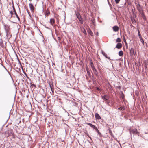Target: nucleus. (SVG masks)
Wrapping results in <instances>:
<instances>
[{
	"label": "nucleus",
	"mask_w": 148,
	"mask_h": 148,
	"mask_svg": "<svg viewBox=\"0 0 148 148\" xmlns=\"http://www.w3.org/2000/svg\"><path fill=\"white\" fill-rule=\"evenodd\" d=\"M5 29L6 31V35H9L10 34V26L8 25H4Z\"/></svg>",
	"instance_id": "nucleus-1"
},
{
	"label": "nucleus",
	"mask_w": 148,
	"mask_h": 148,
	"mask_svg": "<svg viewBox=\"0 0 148 148\" xmlns=\"http://www.w3.org/2000/svg\"><path fill=\"white\" fill-rule=\"evenodd\" d=\"M76 15L78 19L79 20L80 23L82 24H83V21L82 18L81 17L79 13H77L76 14Z\"/></svg>",
	"instance_id": "nucleus-2"
},
{
	"label": "nucleus",
	"mask_w": 148,
	"mask_h": 148,
	"mask_svg": "<svg viewBox=\"0 0 148 148\" xmlns=\"http://www.w3.org/2000/svg\"><path fill=\"white\" fill-rule=\"evenodd\" d=\"M135 3L137 6L138 10L139 11V12L140 13V14L143 15V13L140 4L139 3H138L137 4L136 2H135Z\"/></svg>",
	"instance_id": "nucleus-3"
},
{
	"label": "nucleus",
	"mask_w": 148,
	"mask_h": 148,
	"mask_svg": "<svg viewBox=\"0 0 148 148\" xmlns=\"http://www.w3.org/2000/svg\"><path fill=\"white\" fill-rule=\"evenodd\" d=\"M130 132L131 133H132L134 134H137L138 133V132L137 130L136 129L134 130H132L130 129Z\"/></svg>",
	"instance_id": "nucleus-4"
},
{
	"label": "nucleus",
	"mask_w": 148,
	"mask_h": 148,
	"mask_svg": "<svg viewBox=\"0 0 148 148\" xmlns=\"http://www.w3.org/2000/svg\"><path fill=\"white\" fill-rule=\"evenodd\" d=\"M102 99L104 100H108L109 98V97L107 95H104L102 97Z\"/></svg>",
	"instance_id": "nucleus-5"
},
{
	"label": "nucleus",
	"mask_w": 148,
	"mask_h": 148,
	"mask_svg": "<svg viewBox=\"0 0 148 148\" xmlns=\"http://www.w3.org/2000/svg\"><path fill=\"white\" fill-rule=\"evenodd\" d=\"M113 30L115 32H117L119 30V27L118 26H115L113 27Z\"/></svg>",
	"instance_id": "nucleus-6"
},
{
	"label": "nucleus",
	"mask_w": 148,
	"mask_h": 148,
	"mask_svg": "<svg viewBox=\"0 0 148 148\" xmlns=\"http://www.w3.org/2000/svg\"><path fill=\"white\" fill-rule=\"evenodd\" d=\"M122 45L121 43H118L116 45V48L120 49L122 47Z\"/></svg>",
	"instance_id": "nucleus-7"
},
{
	"label": "nucleus",
	"mask_w": 148,
	"mask_h": 148,
	"mask_svg": "<svg viewBox=\"0 0 148 148\" xmlns=\"http://www.w3.org/2000/svg\"><path fill=\"white\" fill-rule=\"evenodd\" d=\"M88 125H89L90 127H91L92 128H93L95 130L96 129L97 127L95 125H93L91 123H88L87 124Z\"/></svg>",
	"instance_id": "nucleus-8"
},
{
	"label": "nucleus",
	"mask_w": 148,
	"mask_h": 148,
	"mask_svg": "<svg viewBox=\"0 0 148 148\" xmlns=\"http://www.w3.org/2000/svg\"><path fill=\"white\" fill-rule=\"evenodd\" d=\"M55 21L54 19L53 18L51 19L50 21V24L52 25H53L55 23Z\"/></svg>",
	"instance_id": "nucleus-9"
},
{
	"label": "nucleus",
	"mask_w": 148,
	"mask_h": 148,
	"mask_svg": "<svg viewBox=\"0 0 148 148\" xmlns=\"http://www.w3.org/2000/svg\"><path fill=\"white\" fill-rule=\"evenodd\" d=\"M29 6L31 10L32 11H33L34 10V7L33 5L31 3H30L29 4Z\"/></svg>",
	"instance_id": "nucleus-10"
},
{
	"label": "nucleus",
	"mask_w": 148,
	"mask_h": 148,
	"mask_svg": "<svg viewBox=\"0 0 148 148\" xmlns=\"http://www.w3.org/2000/svg\"><path fill=\"white\" fill-rule=\"evenodd\" d=\"M95 117L96 119H101V117L97 113L95 114Z\"/></svg>",
	"instance_id": "nucleus-11"
},
{
	"label": "nucleus",
	"mask_w": 148,
	"mask_h": 148,
	"mask_svg": "<svg viewBox=\"0 0 148 148\" xmlns=\"http://www.w3.org/2000/svg\"><path fill=\"white\" fill-rule=\"evenodd\" d=\"M88 34L91 36H93V33L92 32L91 30H90V29H89L88 31Z\"/></svg>",
	"instance_id": "nucleus-12"
},
{
	"label": "nucleus",
	"mask_w": 148,
	"mask_h": 148,
	"mask_svg": "<svg viewBox=\"0 0 148 148\" xmlns=\"http://www.w3.org/2000/svg\"><path fill=\"white\" fill-rule=\"evenodd\" d=\"M130 53L132 54H133L134 53V49L132 48H131L130 50Z\"/></svg>",
	"instance_id": "nucleus-13"
},
{
	"label": "nucleus",
	"mask_w": 148,
	"mask_h": 148,
	"mask_svg": "<svg viewBox=\"0 0 148 148\" xmlns=\"http://www.w3.org/2000/svg\"><path fill=\"white\" fill-rule=\"evenodd\" d=\"M118 54L120 56H121L123 55V52L122 51H120L119 52Z\"/></svg>",
	"instance_id": "nucleus-14"
},
{
	"label": "nucleus",
	"mask_w": 148,
	"mask_h": 148,
	"mask_svg": "<svg viewBox=\"0 0 148 148\" xmlns=\"http://www.w3.org/2000/svg\"><path fill=\"white\" fill-rule=\"evenodd\" d=\"M121 40L120 38H118L116 40V42H121Z\"/></svg>",
	"instance_id": "nucleus-15"
},
{
	"label": "nucleus",
	"mask_w": 148,
	"mask_h": 148,
	"mask_svg": "<svg viewBox=\"0 0 148 148\" xmlns=\"http://www.w3.org/2000/svg\"><path fill=\"white\" fill-rule=\"evenodd\" d=\"M138 34L140 38L141 37V36L140 35V32L138 30Z\"/></svg>",
	"instance_id": "nucleus-16"
},
{
	"label": "nucleus",
	"mask_w": 148,
	"mask_h": 148,
	"mask_svg": "<svg viewBox=\"0 0 148 148\" xmlns=\"http://www.w3.org/2000/svg\"><path fill=\"white\" fill-rule=\"evenodd\" d=\"M103 55H104V56L107 58H108V59H110V58L109 57H108L107 56V55L105 53H103Z\"/></svg>",
	"instance_id": "nucleus-17"
},
{
	"label": "nucleus",
	"mask_w": 148,
	"mask_h": 148,
	"mask_svg": "<svg viewBox=\"0 0 148 148\" xmlns=\"http://www.w3.org/2000/svg\"><path fill=\"white\" fill-rule=\"evenodd\" d=\"M140 39L141 42L142 43L143 45H144V42L143 40L142 39V37H141V38Z\"/></svg>",
	"instance_id": "nucleus-18"
},
{
	"label": "nucleus",
	"mask_w": 148,
	"mask_h": 148,
	"mask_svg": "<svg viewBox=\"0 0 148 148\" xmlns=\"http://www.w3.org/2000/svg\"><path fill=\"white\" fill-rule=\"evenodd\" d=\"M13 9H14V13H15V14L16 15V16H17V17L18 18L19 17H18V16L17 15V14H16V12L15 11V8L14 7H13Z\"/></svg>",
	"instance_id": "nucleus-19"
},
{
	"label": "nucleus",
	"mask_w": 148,
	"mask_h": 148,
	"mask_svg": "<svg viewBox=\"0 0 148 148\" xmlns=\"http://www.w3.org/2000/svg\"><path fill=\"white\" fill-rule=\"evenodd\" d=\"M132 23H134L136 22L135 21L134 19H132Z\"/></svg>",
	"instance_id": "nucleus-20"
},
{
	"label": "nucleus",
	"mask_w": 148,
	"mask_h": 148,
	"mask_svg": "<svg viewBox=\"0 0 148 148\" xmlns=\"http://www.w3.org/2000/svg\"><path fill=\"white\" fill-rule=\"evenodd\" d=\"M95 130H96V132H97L98 133H99V131L98 130L97 127L96 128V129Z\"/></svg>",
	"instance_id": "nucleus-21"
},
{
	"label": "nucleus",
	"mask_w": 148,
	"mask_h": 148,
	"mask_svg": "<svg viewBox=\"0 0 148 148\" xmlns=\"http://www.w3.org/2000/svg\"><path fill=\"white\" fill-rule=\"evenodd\" d=\"M83 33L85 34H86L87 33H86V30L84 29V31H83Z\"/></svg>",
	"instance_id": "nucleus-22"
},
{
	"label": "nucleus",
	"mask_w": 148,
	"mask_h": 148,
	"mask_svg": "<svg viewBox=\"0 0 148 148\" xmlns=\"http://www.w3.org/2000/svg\"><path fill=\"white\" fill-rule=\"evenodd\" d=\"M92 69L93 70V71H96V69H95V68H94V67L93 66L92 67Z\"/></svg>",
	"instance_id": "nucleus-23"
},
{
	"label": "nucleus",
	"mask_w": 148,
	"mask_h": 148,
	"mask_svg": "<svg viewBox=\"0 0 148 148\" xmlns=\"http://www.w3.org/2000/svg\"><path fill=\"white\" fill-rule=\"evenodd\" d=\"M144 66H145V69L147 68V64L146 63H145V64Z\"/></svg>",
	"instance_id": "nucleus-24"
},
{
	"label": "nucleus",
	"mask_w": 148,
	"mask_h": 148,
	"mask_svg": "<svg viewBox=\"0 0 148 148\" xmlns=\"http://www.w3.org/2000/svg\"><path fill=\"white\" fill-rule=\"evenodd\" d=\"M119 1H115L116 3V4L118 3H119Z\"/></svg>",
	"instance_id": "nucleus-25"
},
{
	"label": "nucleus",
	"mask_w": 148,
	"mask_h": 148,
	"mask_svg": "<svg viewBox=\"0 0 148 148\" xmlns=\"http://www.w3.org/2000/svg\"><path fill=\"white\" fill-rule=\"evenodd\" d=\"M91 67L93 66V64L91 63Z\"/></svg>",
	"instance_id": "nucleus-26"
},
{
	"label": "nucleus",
	"mask_w": 148,
	"mask_h": 148,
	"mask_svg": "<svg viewBox=\"0 0 148 148\" xmlns=\"http://www.w3.org/2000/svg\"><path fill=\"white\" fill-rule=\"evenodd\" d=\"M121 110H124V109L123 108H121Z\"/></svg>",
	"instance_id": "nucleus-27"
},
{
	"label": "nucleus",
	"mask_w": 148,
	"mask_h": 148,
	"mask_svg": "<svg viewBox=\"0 0 148 148\" xmlns=\"http://www.w3.org/2000/svg\"><path fill=\"white\" fill-rule=\"evenodd\" d=\"M50 14V12H48L47 13V14L48 15V14Z\"/></svg>",
	"instance_id": "nucleus-28"
},
{
	"label": "nucleus",
	"mask_w": 148,
	"mask_h": 148,
	"mask_svg": "<svg viewBox=\"0 0 148 148\" xmlns=\"http://www.w3.org/2000/svg\"><path fill=\"white\" fill-rule=\"evenodd\" d=\"M124 41L125 42H126V40H125V39L124 40Z\"/></svg>",
	"instance_id": "nucleus-29"
},
{
	"label": "nucleus",
	"mask_w": 148,
	"mask_h": 148,
	"mask_svg": "<svg viewBox=\"0 0 148 148\" xmlns=\"http://www.w3.org/2000/svg\"><path fill=\"white\" fill-rule=\"evenodd\" d=\"M12 11H11L10 12V13L12 14Z\"/></svg>",
	"instance_id": "nucleus-30"
},
{
	"label": "nucleus",
	"mask_w": 148,
	"mask_h": 148,
	"mask_svg": "<svg viewBox=\"0 0 148 148\" xmlns=\"http://www.w3.org/2000/svg\"><path fill=\"white\" fill-rule=\"evenodd\" d=\"M97 89L98 90H99V88H97Z\"/></svg>",
	"instance_id": "nucleus-31"
},
{
	"label": "nucleus",
	"mask_w": 148,
	"mask_h": 148,
	"mask_svg": "<svg viewBox=\"0 0 148 148\" xmlns=\"http://www.w3.org/2000/svg\"><path fill=\"white\" fill-rule=\"evenodd\" d=\"M108 1V3L109 4V1Z\"/></svg>",
	"instance_id": "nucleus-32"
}]
</instances>
